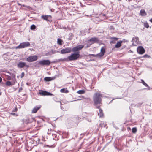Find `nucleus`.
<instances>
[{
    "instance_id": "nucleus-40",
    "label": "nucleus",
    "mask_w": 152,
    "mask_h": 152,
    "mask_svg": "<svg viewBox=\"0 0 152 152\" xmlns=\"http://www.w3.org/2000/svg\"><path fill=\"white\" fill-rule=\"evenodd\" d=\"M12 114L13 115H14V113H12Z\"/></svg>"
},
{
    "instance_id": "nucleus-14",
    "label": "nucleus",
    "mask_w": 152,
    "mask_h": 152,
    "mask_svg": "<svg viewBox=\"0 0 152 152\" xmlns=\"http://www.w3.org/2000/svg\"><path fill=\"white\" fill-rule=\"evenodd\" d=\"M96 107L99 110V113H98V114L99 115V117H102L104 115L102 110L100 108L99 106H96Z\"/></svg>"
},
{
    "instance_id": "nucleus-34",
    "label": "nucleus",
    "mask_w": 152,
    "mask_h": 152,
    "mask_svg": "<svg viewBox=\"0 0 152 152\" xmlns=\"http://www.w3.org/2000/svg\"><path fill=\"white\" fill-rule=\"evenodd\" d=\"M2 81V78L0 77V83Z\"/></svg>"
},
{
    "instance_id": "nucleus-37",
    "label": "nucleus",
    "mask_w": 152,
    "mask_h": 152,
    "mask_svg": "<svg viewBox=\"0 0 152 152\" xmlns=\"http://www.w3.org/2000/svg\"><path fill=\"white\" fill-rule=\"evenodd\" d=\"M22 90V88H21L19 89V91H20Z\"/></svg>"
},
{
    "instance_id": "nucleus-19",
    "label": "nucleus",
    "mask_w": 152,
    "mask_h": 152,
    "mask_svg": "<svg viewBox=\"0 0 152 152\" xmlns=\"http://www.w3.org/2000/svg\"><path fill=\"white\" fill-rule=\"evenodd\" d=\"M85 91L83 90H80L77 92V93L79 94H83L85 93Z\"/></svg>"
},
{
    "instance_id": "nucleus-41",
    "label": "nucleus",
    "mask_w": 152,
    "mask_h": 152,
    "mask_svg": "<svg viewBox=\"0 0 152 152\" xmlns=\"http://www.w3.org/2000/svg\"><path fill=\"white\" fill-rule=\"evenodd\" d=\"M119 1H121V0H118Z\"/></svg>"
},
{
    "instance_id": "nucleus-30",
    "label": "nucleus",
    "mask_w": 152,
    "mask_h": 152,
    "mask_svg": "<svg viewBox=\"0 0 152 152\" xmlns=\"http://www.w3.org/2000/svg\"><path fill=\"white\" fill-rule=\"evenodd\" d=\"M24 75V72H22L21 74V77L22 78Z\"/></svg>"
},
{
    "instance_id": "nucleus-32",
    "label": "nucleus",
    "mask_w": 152,
    "mask_h": 152,
    "mask_svg": "<svg viewBox=\"0 0 152 152\" xmlns=\"http://www.w3.org/2000/svg\"><path fill=\"white\" fill-rule=\"evenodd\" d=\"M52 52L54 53L57 52H59L58 51H53V50H52Z\"/></svg>"
},
{
    "instance_id": "nucleus-6",
    "label": "nucleus",
    "mask_w": 152,
    "mask_h": 152,
    "mask_svg": "<svg viewBox=\"0 0 152 152\" xmlns=\"http://www.w3.org/2000/svg\"><path fill=\"white\" fill-rule=\"evenodd\" d=\"M38 64L41 65H49L50 64V61L49 60H42L38 61Z\"/></svg>"
},
{
    "instance_id": "nucleus-36",
    "label": "nucleus",
    "mask_w": 152,
    "mask_h": 152,
    "mask_svg": "<svg viewBox=\"0 0 152 152\" xmlns=\"http://www.w3.org/2000/svg\"><path fill=\"white\" fill-rule=\"evenodd\" d=\"M150 22L152 23V18H151L149 20Z\"/></svg>"
},
{
    "instance_id": "nucleus-1",
    "label": "nucleus",
    "mask_w": 152,
    "mask_h": 152,
    "mask_svg": "<svg viewBox=\"0 0 152 152\" xmlns=\"http://www.w3.org/2000/svg\"><path fill=\"white\" fill-rule=\"evenodd\" d=\"M102 95L100 92L95 93L93 96V100L94 105L96 107L98 106V104H101Z\"/></svg>"
},
{
    "instance_id": "nucleus-33",
    "label": "nucleus",
    "mask_w": 152,
    "mask_h": 152,
    "mask_svg": "<svg viewBox=\"0 0 152 152\" xmlns=\"http://www.w3.org/2000/svg\"><path fill=\"white\" fill-rule=\"evenodd\" d=\"M22 6H23V7H26L27 8H29V6H25L24 5H22Z\"/></svg>"
},
{
    "instance_id": "nucleus-13",
    "label": "nucleus",
    "mask_w": 152,
    "mask_h": 152,
    "mask_svg": "<svg viewBox=\"0 0 152 152\" xmlns=\"http://www.w3.org/2000/svg\"><path fill=\"white\" fill-rule=\"evenodd\" d=\"M41 107V105L36 106L32 110V113H35L37 112L38 110H39Z\"/></svg>"
},
{
    "instance_id": "nucleus-7",
    "label": "nucleus",
    "mask_w": 152,
    "mask_h": 152,
    "mask_svg": "<svg viewBox=\"0 0 152 152\" xmlns=\"http://www.w3.org/2000/svg\"><path fill=\"white\" fill-rule=\"evenodd\" d=\"M83 47V45H80L74 47L72 50L73 52H75L81 50Z\"/></svg>"
},
{
    "instance_id": "nucleus-12",
    "label": "nucleus",
    "mask_w": 152,
    "mask_h": 152,
    "mask_svg": "<svg viewBox=\"0 0 152 152\" xmlns=\"http://www.w3.org/2000/svg\"><path fill=\"white\" fill-rule=\"evenodd\" d=\"M40 94L42 96L45 95H52L53 94L47 92L45 91H42L39 92Z\"/></svg>"
},
{
    "instance_id": "nucleus-9",
    "label": "nucleus",
    "mask_w": 152,
    "mask_h": 152,
    "mask_svg": "<svg viewBox=\"0 0 152 152\" xmlns=\"http://www.w3.org/2000/svg\"><path fill=\"white\" fill-rule=\"evenodd\" d=\"M132 41L133 42L132 45L136 46V44H138L139 43V38L137 37H135L132 38Z\"/></svg>"
},
{
    "instance_id": "nucleus-23",
    "label": "nucleus",
    "mask_w": 152,
    "mask_h": 152,
    "mask_svg": "<svg viewBox=\"0 0 152 152\" xmlns=\"http://www.w3.org/2000/svg\"><path fill=\"white\" fill-rule=\"evenodd\" d=\"M62 40L61 39L58 38L57 39V43L60 45H62Z\"/></svg>"
},
{
    "instance_id": "nucleus-38",
    "label": "nucleus",
    "mask_w": 152,
    "mask_h": 152,
    "mask_svg": "<svg viewBox=\"0 0 152 152\" xmlns=\"http://www.w3.org/2000/svg\"><path fill=\"white\" fill-rule=\"evenodd\" d=\"M57 102H59L60 103V104L61 105V102L60 101H57Z\"/></svg>"
},
{
    "instance_id": "nucleus-21",
    "label": "nucleus",
    "mask_w": 152,
    "mask_h": 152,
    "mask_svg": "<svg viewBox=\"0 0 152 152\" xmlns=\"http://www.w3.org/2000/svg\"><path fill=\"white\" fill-rule=\"evenodd\" d=\"M60 92L62 93H68L69 92V91L68 90L66 89H62L60 90Z\"/></svg>"
},
{
    "instance_id": "nucleus-25",
    "label": "nucleus",
    "mask_w": 152,
    "mask_h": 152,
    "mask_svg": "<svg viewBox=\"0 0 152 152\" xmlns=\"http://www.w3.org/2000/svg\"><path fill=\"white\" fill-rule=\"evenodd\" d=\"M144 26L146 28H148L149 27V25L147 22H145L144 23Z\"/></svg>"
},
{
    "instance_id": "nucleus-18",
    "label": "nucleus",
    "mask_w": 152,
    "mask_h": 152,
    "mask_svg": "<svg viewBox=\"0 0 152 152\" xmlns=\"http://www.w3.org/2000/svg\"><path fill=\"white\" fill-rule=\"evenodd\" d=\"M122 42L121 41H120L117 43L115 45V47L116 48H118L121 46V43Z\"/></svg>"
},
{
    "instance_id": "nucleus-26",
    "label": "nucleus",
    "mask_w": 152,
    "mask_h": 152,
    "mask_svg": "<svg viewBox=\"0 0 152 152\" xmlns=\"http://www.w3.org/2000/svg\"><path fill=\"white\" fill-rule=\"evenodd\" d=\"M6 85L8 86H10L12 85V83L10 81H7L6 83Z\"/></svg>"
},
{
    "instance_id": "nucleus-15",
    "label": "nucleus",
    "mask_w": 152,
    "mask_h": 152,
    "mask_svg": "<svg viewBox=\"0 0 152 152\" xmlns=\"http://www.w3.org/2000/svg\"><path fill=\"white\" fill-rule=\"evenodd\" d=\"M146 15V13L144 10H140V15L142 16H145Z\"/></svg>"
},
{
    "instance_id": "nucleus-3",
    "label": "nucleus",
    "mask_w": 152,
    "mask_h": 152,
    "mask_svg": "<svg viewBox=\"0 0 152 152\" xmlns=\"http://www.w3.org/2000/svg\"><path fill=\"white\" fill-rule=\"evenodd\" d=\"M106 48L105 46L102 47L100 50V52L96 55L92 54L91 55L94 57H96L98 58H101L104 55L105 52Z\"/></svg>"
},
{
    "instance_id": "nucleus-4",
    "label": "nucleus",
    "mask_w": 152,
    "mask_h": 152,
    "mask_svg": "<svg viewBox=\"0 0 152 152\" xmlns=\"http://www.w3.org/2000/svg\"><path fill=\"white\" fill-rule=\"evenodd\" d=\"M30 43L28 42H25L21 43L20 45L16 48V49L23 48H26L30 46Z\"/></svg>"
},
{
    "instance_id": "nucleus-11",
    "label": "nucleus",
    "mask_w": 152,
    "mask_h": 152,
    "mask_svg": "<svg viewBox=\"0 0 152 152\" xmlns=\"http://www.w3.org/2000/svg\"><path fill=\"white\" fill-rule=\"evenodd\" d=\"M25 66H27L25 62H20L17 64V66L19 68H23Z\"/></svg>"
},
{
    "instance_id": "nucleus-39",
    "label": "nucleus",
    "mask_w": 152,
    "mask_h": 152,
    "mask_svg": "<svg viewBox=\"0 0 152 152\" xmlns=\"http://www.w3.org/2000/svg\"><path fill=\"white\" fill-rule=\"evenodd\" d=\"M53 10V9H51V11H52V12L53 11V10Z\"/></svg>"
},
{
    "instance_id": "nucleus-29",
    "label": "nucleus",
    "mask_w": 152,
    "mask_h": 152,
    "mask_svg": "<svg viewBox=\"0 0 152 152\" xmlns=\"http://www.w3.org/2000/svg\"><path fill=\"white\" fill-rule=\"evenodd\" d=\"M88 44H87V46L86 47V48H88L92 44V43H90V42H88Z\"/></svg>"
},
{
    "instance_id": "nucleus-22",
    "label": "nucleus",
    "mask_w": 152,
    "mask_h": 152,
    "mask_svg": "<svg viewBox=\"0 0 152 152\" xmlns=\"http://www.w3.org/2000/svg\"><path fill=\"white\" fill-rule=\"evenodd\" d=\"M49 16H50L42 15V18L45 20H47L48 18V17Z\"/></svg>"
},
{
    "instance_id": "nucleus-5",
    "label": "nucleus",
    "mask_w": 152,
    "mask_h": 152,
    "mask_svg": "<svg viewBox=\"0 0 152 152\" xmlns=\"http://www.w3.org/2000/svg\"><path fill=\"white\" fill-rule=\"evenodd\" d=\"M38 59L37 57L35 55L31 56L26 58V60L29 62H32L36 61Z\"/></svg>"
},
{
    "instance_id": "nucleus-8",
    "label": "nucleus",
    "mask_w": 152,
    "mask_h": 152,
    "mask_svg": "<svg viewBox=\"0 0 152 152\" xmlns=\"http://www.w3.org/2000/svg\"><path fill=\"white\" fill-rule=\"evenodd\" d=\"M72 50L70 48H67L61 50V54H65L70 53Z\"/></svg>"
},
{
    "instance_id": "nucleus-27",
    "label": "nucleus",
    "mask_w": 152,
    "mask_h": 152,
    "mask_svg": "<svg viewBox=\"0 0 152 152\" xmlns=\"http://www.w3.org/2000/svg\"><path fill=\"white\" fill-rule=\"evenodd\" d=\"M132 131L133 133H135L137 131V129L136 128H133L132 129Z\"/></svg>"
},
{
    "instance_id": "nucleus-17",
    "label": "nucleus",
    "mask_w": 152,
    "mask_h": 152,
    "mask_svg": "<svg viewBox=\"0 0 152 152\" xmlns=\"http://www.w3.org/2000/svg\"><path fill=\"white\" fill-rule=\"evenodd\" d=\"M99 41L98 39L97 38L94 37L88 40V42H97Z\"/></svg>"
},
{
    "instance_id": "nucleus-16",
    "label": "nucleus",
    "mask_w": 152,
    "mask_h": 152,
    "mask_svg": "<svg viewBox=\"0 0 152 152\" xmlns=\"http://www.w3.org/2000/svg\"><path fill=\"white\" fill-rule=\"evenodd\" d=\"M54 77H46L44 78V80L46 81H49L54 80Z\"/></svg>"
},
{
    "instance_id": "nucleus-35",
    "label": "nucleus",
    "mask_w": 152,
    "mask_h": 152,
    "mask_svg": "<svg viewBox=\"0 0 152 152\" xmlns=\"http://www.w3.org/2000/svg\"><path fill=\"white\" fill-rule=\"evenodd\" d=\"M17 110V108H16L15 109L14 111H16Z\"/></svg>"
},
{
    "instance_id": "nucleus-20",
    "label": "nucleus",
    "mask_w": 152,
    "mask_h": 152,
    "mask_svg": "<svg viewBox=\"0 0 152 152\" xmlns=\"http://www.w3.org/2000/svg\"><path fill=\"white\" fill-rule=\"evenodd\" d=\"M58 61H68V60L67 59V58H61L60 59H58Z\"/></svg>"
},
{
    "instance_id": "nucleus-2",
    "label": "nucleus",
    "mask_w": 152,
    "mask_h": 152,
    "mask_svg": "<svg viewBox=\"0 0 152 152\" xmlns=\"http://www.w3.org/2000/svg\"><path fill=\"white\" fill-rule=\"evenodd\" d=\"M80 56L79 52L76 53H74L68 56L67 59L68 61L76 60L80 57Z\"/></svg>"
},
{
    "instance_id": "nucleus-28",
    "label": "nucleus",
    "mask_w": 152,
    "mask_h": 152,
    "mask_svg": "<svg viewBox=\"0 0 152 152\" xmlns=\"http://www.w3.org/2000/svg\"><path fill=\"white\" fill-rule=\"evenodd\" d=\"M36 28V26L34 25H32L30 27V28L31 30L34 29Z\"/></svg>"
},
{
    "instance_id": "nucleus-31",
    "label": "nucleus",
    "mask_w": 152,
    "mask_h": 152,
    "mask_svg": "<svg viewBox=\"0 0 152 152\" xmlns=\"http://www.w3.org/2000/svg\"><path fill=\"white\" fill-rule=\"evenodd\" d=\"M11 77H10V76H9V77H7V80H11Z\"/></svg>"
},
{
    "instance_id": "nucleus-24",
    "label": "nucleus",
    "mask_w": 152,
    "mask_h": 152,
    "mask_svg": "<svg viewBox=\"0 0 152 152\" xmlns=\"http://www.w3.org/2000/svg\"><path fill=\"white\" fill-rule=\"evenodd\" d=\"M141 83L143 85L146 87H148V85L143 80H141Z\"/></svg>"
},
{
    "instance_id": "nucleus-10",
    "label": "nucleus",
    "mask_w": 152,
    "mask_h": 152,
    "mask_svg": "<svg viewBox=\"0 0 152 152\" xmlns=\"http://www.w3.org/2000/svg\"><path fill=\"white\" fill-rule=\"evenodd\" d=\"M137 51L138 53L140 54H142L145 52V50L141 46L139 47L137 49Z\"/></svg>"
}]
</instances>
